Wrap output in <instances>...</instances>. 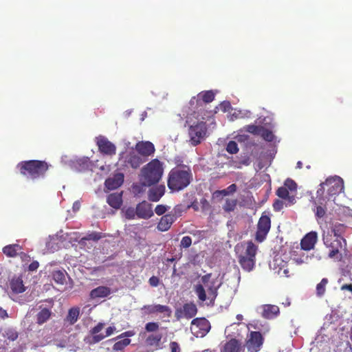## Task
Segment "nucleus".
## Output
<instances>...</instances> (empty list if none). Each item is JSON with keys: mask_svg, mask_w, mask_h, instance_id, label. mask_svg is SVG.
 <instances>
[{"mask_svg": "<svg viewBox=\"0 0 352 352\" xmlns=\"http://www.w3.org/2000/svg\"><path fill=\"white\" fill-rule=\"evenodd\" d=\"M130 343H131V340L129 338H124L122 340L116 342L113 346V349L114 351H122L126 346L129 345Z\"/></svg>", "mask_w": 352, "mask_h": 352, "instance_id": "obj_39", "label": "nucleus"}, {"mask_svg": "<svg viewBox=\"0 0 352 352\" xmlns=\"http://www.w3.org/2000/svg\"><path fill=\"white\" fill-rule=\"evenodd\" d=\"M135 150L140 156L146 159L155 153V148L149 141H139L135 145Z\"/></svg>", "mask_w": 352, "mask_h": 352, "instance_id": "obj_12", "label": "nucleus"}, {"mask_svg": "<svg viewBox=\"0 0 352 352\" xmlns=\"http://www.w3.org/2000/svg\"><path fill=\"white\" fill-rule=\"evenodd\" d=\"M134 335H135V332L133 331H127L122 333L119 336H118V338H128L129 337H132Z\"/></svg>", "mask_w": 352, "mask_h": 352, "instance_id": "obj_57", "label": "nucleus"}, {"mask_svg": "<svg viewBox=\"0 0 352 352\" xmlns=\"http://www.w3.org/2000/svg\"><path fill=\"white\" fill-rule=\"evenodd\" d=\"M324 244L330 249L329 256L334 258L338 254L343 248V244H346L345 239L335 238V236H331L329 234L323 236Z\"/></svg>", "mask_w": 352, "mask_h": 352, "instance_id": "obj_7", "label": "nucleus"}, {"mask_svg": "<svg viewBox=\"0 0 352 352\" xmlns=\"http://www.w3.org/2000/svg\"><path fill=\"white\" fill-rule=\"evenodd\" d=\"M124 216L127 219H134L138 217L136 208L129 207L124 210Z\"/></svg>", "mask_w": 352, "mask_h": 352, "instance_id": "obj_44", "label": "nucleus"}, {"mask_svg": "<svg viewBox=\"0 0 352 352\" xmlns=\"http://www.w3.org/2000/svg\"><path fill=\"white\" fill-rule=\"evenodd\" d=\"M341 290H348L352 293V284H344L341 286Z\"/></svg>", "mask_w": 352, "mask_h": 352, "instance_id": "obj_59", "label": "nucleus"}, {"mask_svg": "<svg viewBox=\"0 0 352 352\" xmlns=\"http://www.w3.org/2000/svg\"><path fill=\"white\" fill-rule=\"evenodd\" d=\"M176 221V217L171 214L163 215L158 224L157 229L161 232H166L170 229L172 224Z\"/></svg>", "mask_w": 352, "mask_h": 352, "instance_id": "obj_19", "label": "nucleus"}, {"mask_svg": "<svg viewBox=\"0 0 352 352\" xmlns=\"http://www.w3.org/2000/svg\"><path fill=\"white\" fill-rule=\"evenodd\" d=\"M299 249L297 248L296 250H294L291 252L292 259L298 265H300L305 263H307L309 257L307 255L302 251L299 252Z\"/></svg>", "mask_w": 352, "mask_h": 352, "instance_id": "obj_27", "label": "nucleus"}, {"mask_svg": "<svg viewBox=\"0 0 352 352\" xmlns=\"http://www.w3.org/2000/svg\"><path fill=\"white\" fill-rule=\"evenodd\" d=\"M96 142L98 147V151L102 155L112 156L116 154V146L106 137L103 135H99L98 137H96Z\"/></svg>", "mask_w": 352, "mask_h": 352, "instance_id": "obj_11", "label": "nucleus"}, {"mask_svg": "<svg viewBox=\"0 0 352 352\" xmlns=\"http://www.w3.org/2000/svg\"><path fill=\"white\" fill-rule=\"evenodd\" d=\"M237 199H226L225 201V204L223 206V210L226 212H233L237 206Z\"/></svg>", "mask_w": 352, "mask_h": 352, "instance_id": "obj_35", "label": "nucleus"}, {"mask_svg": "<svg viewBox=\"0 0 352 352\" xmlns=\"http://www.w3.org/2000/svg\"><path fill=\"white\" fill-rule=\"evenodd\" d=\"M265 141L272 142L274 139L273 133L263 126L261 127V133L259 134Z\"/></svg>", "mask_w": 352, "mask_h": 352, "instance_id": "obj_40", "label": "nucleus"}, {"mask_svg": "<svg viewBox=\"0 0 352 352\" xmlns=\"http://www.w3.org/2000/svg\"><path fill=\"white\" fill-rule=\"evenodd\" d=\"M297 165H298V167L300 168V167H301V166H302V163H301L300 162H298L297 163Z\"/></svg>", "mask_w": 352, "mask_h": 352, "instance_id": "obj_62", "label": "nucleus"}, {"mask_svg": "<svg viewBox=\"0 0 352 352\" xmlns=\"http://www.w3.org/2000/svg\"><path fill=\"white\" fill-rule=\"evenodd\" d=\"M160 324L157 322H149L145 325V330L147 332H155L159 329Z\"/></svg>", "mask_w": 352, "mask_h": 352, "instance_id": "obj_46", "label": "nucleus"}, {"mask_svg": "<svg viewBox=\"0 0 352 352\" xmlns=\"http://www.w3.org/2000/svg\"><path fill=\"white\" fill-rule=\"evenodd\" d=\"M241 345L239 340L236 339H231L227 342L222 352H239Z\"/></svg>", "mask_w": 352, "mask_h": 352, "instance_id": "obj_26", "label": "nucleus"}, {"mask_svg": "<svg viewBox=\"0 0 352 352\" xmlns=\"http://www.w3.org/2000/svg\"><path fill=\"white\" fill-rule=\"evenodd\" d=\"M80 315V309L78 307L71 308L67 316V321L71 324H74L78 319Z\"/></svg>", "mask_w": 352, "mask_h": 352, "instance_id": "obj_30", "label": "nucleus"}, {"mask_svg": "<svg viewBox=\"0 0 352 352\" xmlns=\"http://www.w3.org/2000/svg\"><path fill=\"white\" fill-rule=\"evenodd\" d=\"M192 180V174L189 166L182 165L170 170L167 185L172 191H179L186 188Z\"/></svg>", "mask_w": 352, "mask_h": 352, "instance_id": "obj_2", "label": "nucleus"}, {"mask_svg": "<svg viewBox=\"0 0 352 352\" xmlns=\"http://www.w3.org/2000/svg\"><path fill=\"white\" fill-rule=\"evenodd\" d=\"M345 227L342 224L335 225L331 230V233L327 234L331 236H335V238L340 239H344L342 236V233L344 232Z\"/></svg>", "mask_w": 352, "mask_h": 352, "instance_id": "obj_34", "label": "nucleus"}, {"mask_svg": "<svg viewBox=\"0 0 352 352\" xmlns=\"http://www.w3.org/2000/svg\"><path fill=\"white\" fill-rule=\"evenodd\" d=\"M211 276V274H207L201 277V281L205 285L206 287L210 281Z\"/></svg>", "mask_w": 352, "mask_h": 352, "instance_id": "obj_58", "label": "nucleus"}, {"mask_svg": "<svg viewBox=\"0 0 352 352\" xmlns=\"http://www.w3.org/2000/svg\"><path fill=\"white\" fill-rule=\"evenodd\" d=\"M195 98H193L190 100V104H194V101H195Z\"/></svg>", "mask_w": 352, "mask_h": 352, "instance_id": "obj_63", "label": "nucleus"}, {"mask_svg": "<svg viewBox=\"0 0 352 352\" xmlns=\"http://www.w3.org/2000/svg\"><path fill=\"white\" fill-rule=\"evenodd\" d=\"M284 187H286L288 190L296 191L297 189V184L294 180L288 178L284 182Z\"/></svg>", "mask_w": 352, "mask_h": 352, "instance_id": "obj_47", "label": "nucleus"}, {"mask_svg": "<svg viewBox=\"0 0 352 352\" xmlns=\"http://www.w3.org/2000/svg\"><path fill=\"white\" fill-rule=\"evenodd\" d=\"M111 293V288L107 286H99L90 292L89 297L91 299L105 298L110 295Z\"/></svg>", "mask_w": 352, "mask_h": 352, "instance_id": "obj_22", "label": "nucleus"}, {"mask_svg": "<svg viewBox=\"0 0 352 352\" xmlns=\"http://www.w3.org/2000/svg\"><path fill=\"white\" fill-rule=\"evenodd\" d=\"M183 311L184 312L185 318L190 319L197 314V308L192 302L185 303L183 305Z\"/></svg>", "mask_w": 352, "mask_h": 352, "instance_id": "obj_28", "label": "nucleus"}, {"mask_svg": "<svg viewBox=\"0 0 352 352\" xmlns=\"http://www.w3.org/2000/svg\"><path fill=\"white\" fill-rule=\"evenodd\" d=\"M104 323L98 322L94 327H93L90 330V334L92 336V337L91 338V340L89 341L90 344H96L100 342L106 337L112 335L113 332L116 331V327L114 326H111L109 327L106 329V333L104 335L102 333H98L104 329Z\"/></svg>", "mask_w": 352, "mask_h": 352, "instance_id": "obj_9", "label": "nucleus"}, {"mask_svg": "<svg viewBox=\"0 0 352 352\" xmlns=\"http://www.w3.org/2000/svg\"><path fill=\"white\" fill-rule=\"evenodd\" d=\"M226 151L230 154H236L239 151L238 144L234 141H230L226 146Z\"/></svg>", "mask_w": 352, "mask_h": 352, "instance_id": "obj_43", "label": "nucleus"}, {"mask_svg": "<svg viewBox=\"0 0 352 352\" xmlns=\"http://www.w3.org/2000/svg\"><path fill=\"white\" fill-rule=\"evenodd\" d=\"M192 244V239L189 236H184L180 242V247L182 248H188Z\"/></svg>", "mask_w": 352, "mask_h": 352, "instance_id": "obj_48", "label": "nucleus"}, {"mask_svg": "<svg viewBox=\"0 0 352 352\" xmlns=\"http://www.w3.org/2000/svg\"><path fill=\"white\" fill-rule=\"evenodd\" d=\"M197 97V102L201 99L205 103H210L214 99V93L211 90L202 91L198 94Z\"/></svg>", "mask_w": 352, "mask_h": 352, "instance_id": "obj_31", "label": "nucleus"}, {"mask_svg": "<svg viewBox=\"0 0 352 352\" xmlns=\"http://www.w3.org/2000/svg\"><path fill=\"white\" fill-rule=\"evenodd\" d=\"M216 281L214 280L210 281L209 283L207 285L208 289L212 294H214L217 292V289L219 287L220 284L218 285H215Z\"/></svg>", "mask_w": 352, "mask_h": 352, "instance_id": "obj_49", "label": "nucleus"}, {"mask_svg": "<svg viewBox=\"0 0 352 352\" xmlns=\"http://www.w3.org/2000/svg\"><path fill=\"white\" fill-rule=\"evenodd\" d=\"M276 195L280 198L287 199L291 204H294V197L289 196V190L286 187H279L276 190Z\"/></svg>", "mask_w": 352, "mask_h": 352, "instance_id": "obj_33", "label": "nucleus"}, {"mask_svg": "<svg viewBox=\"0 0 352 352\" xmlns=\"http://www.w3.org/2000/svg\"><path fill=\"white\" fill-rule=\"evenodd\" d=\"M202 352H212V351H210V350H204V351H203Z\"/></svg>", "mask_w": 352, "mask_h": 352, "instance_id": "obj_64", "label": "nucleus"}, {"mask_svg": "<svg viewBox=\"0 0 352 352\" xmlns=\"http://www.w3.org/2000/svg\"><path fill=\"white\" fill-rule=\"evenodd\" d=\"M271 228L270 218L267 215H262L257 224V230L255 235L256 241L261 243L265 239Z\"/></svg>", "mask_w": 352, "mask_h": 352, "instance_id": "obj_10", "label": "nucleus"}, {"mask_svg": "<svg viewBox=\"0 0 352 352\" xmlns=\"http://www.w3.org/2000/svg\"><path fill=\"white\" fill-rule=\"evenodd\" d=\"M320 188L316 192L317 196H322L324 191V186H327L328 200L343 192L344 188V181L339 176L327 178L324 182L320 184Z\"/></svg>", "mask_w": 352, "mask_h": 352, "instance_id": "obj_5", "label": "nucleus"}, {"mask_svg": "<svg viewBox=\"0 0 352 352\" xmlns=\"http://www.w3.org/2000/svg\"><path fill=\"white\" fill-rule=\"evenodd\" d=\"M3 252L8 257H15L18 254L21 258L26 257L27 254L22 252V247L19 244H11L3 248Z\"/></svg>", "mask_w": 352, "mask_h": 352, "instance_id": "obj_20", "label": "nucleus"}, {"mask_svg": "<svg viewBox=\"0 0 352 352\" xmlns=\"http://www.w3.org/2000/svg\"><path fill=\"white\" fill-rule=\"evenodd\" d=\"M108 204L115 208L118 209L122 204V192H114L109 195L107 198Z\"/></svg>", "mask_w": 352, "mask_h": 352, "instance_id": "obj_23", "label": "nucleus"}, {"mask_svg": "<svg viewBox=\"0 0 352 352\" xmlns=\"http://www.w3.org/2000/svg\"><path fill=\"white\" fill-rule=\"evenodd\" d=\"M210 322L204 318H197L191 322V331L196 337L205 336L210 329Z\"/></svg>", "mask_w": 352, "mask_h": 352, "instance_id": "obj_8", "label": "nucleus"}, {"mask_svg": "<svg viewBox=\"0 0 352 352\" xmlns=\"http://www.w3.org/2000/svg\"><path fill=\"white\" fill-rule=\"evenodd\" d=\"M317 241L318 234L316 232L311 231L307 233L300 241L299 252H302V250L309 251L313 250Z\"/></svg>", "mask_w": 352, "mask_h": 352, "instance_id": "obj_14", "label": "nucleus"}, {"mask_svg": "<svg viewBox=\"0 0 352 352\" xmlns=\"http://www.w3.org/2000/svg\"><path fill=\"white\" fill-rule=\"evenodd\" d=\"M166 210L167 208L164 205H157L155 208V212L157 215H163Z\"/></svg>", "mask_w": 352, "mask_h": 352, "instance_id": "obj_51", "label": "nucleus"}, {"mask_svg": "<svg viewBox=\"0 0 352 352\" xmlns=\"http://www.w3.org/2000/svg\"><path fill=\"white\" fill-rule=\"evenodd\" d=\"M104 236V235L102 232H92L88 234L84 239L88 241H98Z\"/></svg>", "mask_w": 352, "mask_h": 352, "instance_id": "obj_42", "label": "nucleus"}, {"mask_svg": "<svg viewBox=\"0 0 352 352\" xmlns=\"http://www.w3.org/2000/svg\"><path fill=\"white\" fill-rule=\"evenodd\" d=\"M257 250L258 247L252 241L236 245L235 252L238 262L243 270L248 272L253 270Z\"/></svg>", "mask_w": 352, "mask_h": 352, "instance_id": "obj_3", "label": "nucleus"}, {"mask_svg": "<svg viewBox=\"0 0 352 352\" xmlns=\"http://www.w3.org/2000/svg\"><path fill=\"white\" fill-rule=\"evenodd\" d=\"M162 338V333H154L149 335L146 340V342L148 346H159Z\"/></svg>", "mask_w": 352, "mask_h": 352, "instance_id": "obj_32", "label": "nucleus"}, {"mask_svg": "<svg viewBox=\"0 0 352 352\" xmlns=\"http://www.w3.org/2000/svg\"><path fill=\"white\" fill-rule=\"evenodd\" d=\"M329 283L327 278H323L321 281L316 285V296L318 297H322L326 292V287Z\"/></svg>", "mask_w": 352, "mask_h": 352, "instance_id": "obj_36", "label": "nucleus"}, {"mask_svg": "<svg viewBox=\"0 0 352 352\" xmlns=\"http://www.w3.org/2000/svg\"><path fill=\"white\" fill-rule=\"evenodd\" d=\"M164 173L163 163L158 159H153L142 167L140 180L144 186L150 187L157 184Z\"/></svg>", "mask_w": 352, "mask_h": 352, "instance_id": "obj_4", "label": "nucleus"}, {"mask_svg": "<svg viewBox=\"0 0 352 352\" xmlns=\"http://www.w3.org/2000/svg\"><path fill=\"white\" fill-rule=\"evenodd\" d=\"M237 190V186L235 184H232L230 185L228 188L223 190H216L214 194L218 195H222V196H228L229 195L233 194Z\"/></svg>", "mask_w": 352, "mask_h": 352, "instance_id": "obj_37", "label": "nucleus"}, {"mask_svg": "<svg viewBox=\"0 0 352 352\" xmlns=\"http://www.w3.org/2000/svg\"><path fill=\"white\" fill-rule=\"evenodd\" d=\"M165 192V186L160 185L149 189L148 198L151 201H158Z\"/></svg>", "mask_w": 352, "mask_h": 352, "instance_id": "obj_21", "label": "nucleus"}, {"mask_svg": "<svg viewBox=\"0 0 352 352\" xmlns=\"http://www.w3.org/2000/svg\"><path fill=\"white\" fill-rule=\"evenodd\" d=\"M124 162L126 166L137 169L146 162V159L142 158L138 153L131 152L125 156Z\"/></svg>", "mask_w": 352, "mask_h": 352, "instance_id": "obj_16", "label": "nucleus"}, {"mask_svg": "<svg viewBox=\"0 0 352 352\" xmlns=\"http://www.w3.org/2000/svg\"><path fill=\"white\" fill-rule=\"evenodd\" d=\"M207 133V126L204 122H197L188 127L189 142L193 146H197L205 139Z\"/></svg>", "mask_w": 352, "mask_h": 352, "instance_id": "obj_6", "label": "nucleus"}, {"mask_svg": "<svg viewBox=\"0 0 352 352\" xmlns=\"http://www.w3.org/2000/svg\"><path fill=\"white\" fill-rule=\"evenodd\" d=\"M326 200L322 196H317V204L316 210H315V215L317 218L321 219L324 217L326 214L327 208L325 206Z\"/></svg>", "mask_w": 352, "mask_h": 352, "instance_id": "obj_25", "label": "nucleus"}, {"mask_svg": "<svg viewBox=\"0 0 352 352\" xmlns=\"http://www.w3.org/2000/svg\"><path fill=\"white\" fill-rule=\"evenodd\" d=\"M8 316L6 311L0 307V318L4 319Z\"/></svg>", "mask_w": 352, "mask_h": 352, "instance_id": "obj_60", "label": "nucleus"}, {"mask_svg": "<svg viewBox=\"0 0 352 352\" xmlns=\"http://www.w3.org/2000/svg\"><path fill=\"white\" fill-rule=\"evenodd\" d=\"M236 318L239 320H241L243 319V316L241 314H238L236 316Z\"/></svg>", "mask_w": 352, "mask_h": 352, "instance_id": "obj_61", "label": "nucleus"}, {"mask_svg": "<svg viewBox=\"0 0 352 352\" xmlns=\"http://www.w3.org/2000/svg\"><path fill=\"white\" fill-rule=\"evenodd\" d=\"M124 182V174L116 173L113 177H109L105 180V187L109 190H114L120 187Z\"/></svg>", "mask_w": 352, "mask_h": 352, "instance_id": "obj_18", "label": "nucleus"}, {"mask_svg": "<svg viewBox=\"0 0 352 352\" xmlns=\"http://www.w3.org/2000/svg\"><path fill=\"white\" fill-rule=\"evenodd\" d=\"M138 217L143 219H148L153 215L152 206L146 201L139 203L136 206Z\"/></svg>", "mask_w": 352, "mask_h": 352, "instance_id": "obj_17", "label": "nucleus"}, {"mask_svg": "<svg viewBox=\"0 0 352 352\" xmlns=\"http://www.w3.org/2000/svg\"><path fill=\"white\" fill-rule=\"evenodd\" d=\"M52 311L47 308L42 309L36 314V323L38 324H43L46 322L51 317Z\"/></svg>", "mask_w": 352, "mask_h": 352, "instance_id": "obj_29", "label": "nucleus"}, {"mask_svg": "<svg viewBox=\"0 0 352 352\" xmlns=\"http://www.w3.org/2000/svg\"><path fill=\"white\" fill-rule=\"evenodd\" d=\"M38 267H39L38 262L36 261H34L29 265L28 270H29V271H31V272L36 271L38 268Z\"/></svg>", "mask_w": 352, "mask_h": 352, "instance_id": "obj_56", "label": "nucleus"}, {"mask_svg": "<svg viewBox=\"0 0 352 352\" xmlns=\"http://www.w3.org/2000/svg\"><path fill=\"white\" fill-rule=\"evenodd\" d=\"M146 314H161L163 317L170 318L172 315V310L170 307L163 305H148L142 307Z\"/></svg>", "mask_w": 352, "mask_h": 352, "instance_id": "obj_13", "label": "nucleus"}, {"mask_svg": "<svg viewBox=\"0 0 352 352\" xmlns=\"http://www.w3.org/2000/svg\"><path fill=\"white\" fill-rule=\"evenodd\" d=\"M170 352H181L179 344L175 341H172L169 344Z\"/></svg>", "mask_w": 352, "mask_h": 352, "instance_id": "obj_50", "label": "nucleus"}, {"mask_svg": "<svg viewBox=\"0 0 352 352\" xmlns=\"http://www.w3.org/2000/svg\"><path fill=\"white\" fill-rule=\"evenodd\" d=\"M182 206L181 205H177L173 208V212L170 214L175 215L177 219L178 217L182 215Z\"/></svg>", "mask_w": 352, "mask_h": 352, "instance_id": "obj_52", "label": "nucleus"}, {"mask_svg": "<svg viewBox=\"0 0 352 352\" xmlns=\"http://www.w3.org/2000/svg\"><path fill=\"white\" fill-rule=\"evenodd\" d=\"M175 316L177 320H179L181 318H185L184 312L183 311V307L177 309L175 310Z\"/></svg>", "mask_w": 352, "mask_h": 352, "instance_id": "obj_55", "label": "nucleus"}, {"mask_svg": "<svg viewBox=\"0 0 352 352\" xmlns=\"http://www.w3.org/2000/svg\"><path fill=\"white\" fill-rule=\"evenodd\" d=\"M261 316L267 320L276 318L280 314L279 307L274 305L266 304L261 305L259 308Z\"/></svg>", "mask_w": 352, "mask_h": 352, "instance_id": "obj_15", "label": "nucleus"}, {"mask_svg": "<svg viewBox=\"0 0 352 352\" xmlns=\"http://www.w3.org/2000/svg\"><path fill=\"white\" fill-rule=\"evenodd\" d=\"M284 203L281 200H276L274 203L273 204V207L274 210L276 211H280L283 208Z\"/></svg>", "mask_w": 352, "mask_h": 352, "instance_id": "obj_53", "label": "nucleus"}, {"mask_svg": "<svg viewBox=\"0 0 352 352\" xmlns=\"http://www.w3.org/2000/svg\"><path fill=\"white\" fill-rule=\"evenodd\" d=\"M51 166L45 160H30L20 162L17 164L16 168L22 176L36 180L44 178Z\"/></svg>", "mask_w": 352, "mask_h": 352, "instance_id": "obj_1", "label": "nucleus"}, {"mask_svg": "<svg viewBox=\"0 0 352 352\" xmlns=\"http://www.w3.org/2000/svg\"><path fill=\"white\" fill-rule=\"evenodd\" d=\"M148 283L151 286L157 287L159 285L160 279L158 277L153 276L149 278Z\"/></svg>", "mask_w": 352, "mask_h": 352, "instance_id": "obj_54", "label": "nucleus"}, {"mask_svg": "<svg viewBox=\"0 0 352 352\" xmlns=\"http://www.w3.org/2000/svg\"><path fill=\"white\" fill-rule=\"evenodd\" d=\"M195 293L201 300L205 301L206 300V292L201 285H197L195 287Z\"/></svg>", "mask_w": 352, "mask_h": 352, "instance_id": "obj_45", "label": "nucleus"}, {"mask_svg": "<svg viewBox=\"0 0 352 352\" xmlns=\"http://www.w3.org/2000/svg\"><path fill=\"white\" fill-rule=\"evenodd\" d=\"M52 278L56 283L60 285H63L65 282V273L60 270L54 271L52 273Z\"/></svg>", "mask_w": 352, "mask_h": 352, "instance_id": "obj_38", "label": "nucleus"}, {"mask_svg": "<svg viewBox=\"0 0 352 352\" xmlns=\"http://www.w3.org/2000/svg\"><path fill=\"white\" fill-rule=\"evenodd\" d=\"M10 287L14 294H21L25 291L23 281L21 277L14 276L10 282Z\"/></svg>", "mask_w": 352, "mask_h": 352, "instance_id": "obj_24", "label": "nucleus"}, {"mask_svg": "<svg viewBox=\"0 0 352 352\" xmlns=\"http://www.w3.org/2000/svg\"><path fill=\"white\" fill-rule=\"evenodd\" d=\"M261 127V126H256L255 124H248L243 127V130L254 135H259Z\"/></svg>", "mask_w": 352, "mask_h": 352, "instance_id": "obj_41", "label": "nucleus"}]
</instances>
